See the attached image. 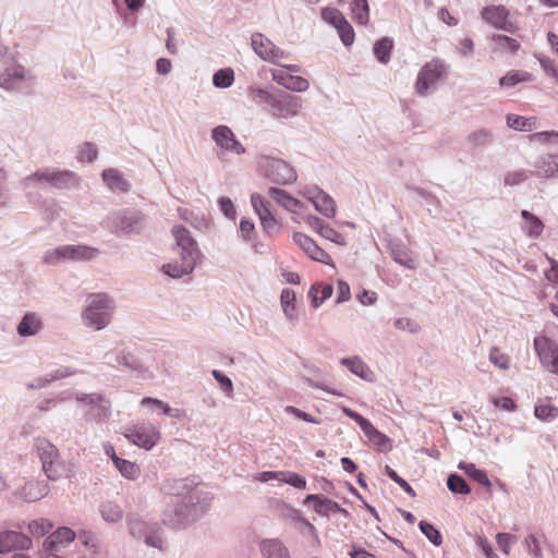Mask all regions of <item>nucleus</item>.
<instances>
[{"label": "nucleus", "instance_id": "62", "mask_svg": "<svg viewBox=\"0 0 558 558\" xmlns=\"http://www.w3.org/2000/svg\"><path fill=\"white\" fill-rule=\"evenodd\" d=\"M385 471H386V474L395 482L397 483L408 495H410L411 497H414L415 496V492L413 490V488L411 487V485L405 481L403 480L402 477H400L398 475V473L391 469L389 465H386L385 466Z\"/></svg>", "mask_w": 558, "mask_h": 558}, {"label": "nucleus", "instance_id": "56", "mask_svg": "<svg viewBox=\"0 0 558 558\" xmlns=\"http://www.w3.org/2000/svg\"><path fill=\"white\" fill-rule=\"evenodd\" d=\"M280 482L289 484L298 489L306 488L305 477L294 472L281 471Z\"/></svg>", "mask_w": 558, "mask_h": 558}, {"label": "nucleus", "instance_id": "49", "mask_svg": "<svg viewBox=\"0 0 558 558\" xmlns=\"http://www.w3.org/2000/svg\"><path fill=\"white\" fill-rule=\"evenodd\" d=\"M531 75L524 71H509L505 76L499 80L501 87H513L521 82L530 81Z\"/></svg>", "mask_w": 558, "mask_h": 558}, {"label": "nucleus", "instance_id": "27", "mask_svg": "<svg viewBox=\"0 0 558 558\" xmlns=\"http://www.w3.org/2000/svg\"><path fill=\"white\" fill-rule=\"evenodd\" d=\"M101 178L106 186L112 193H126L131 187L124 175L114 168L105 169L101 173Z\"/></svg>", "mask_w": 558, "mask_h": 558}, {"label": "nucleus", "instance_id": "39", "mask_svg": "<svg viewBox=\"0 0 558 558\" xmlns=\"http://www.w3.org/2000/svg\"><path fill=\"white\" fill-rule=\"evenodd\" d=\"M506 123L510 129H513L515 131L527 132V131H532V130L536 129L537 118H535V117L525 118L522 116H517V114L510 113V114H507V117H506Z\"/></svg>", "mask_w": 558, "mask_h": 558}, {"label": "nucleus", "instance_id": "16", "mask_svg": "<svg viewBox=\"0 0 558 558\" xmlns=\"http://www.w3.org/2000/svg\"><path fill=\"white\" fill-rule=\"evenodd\" d=\"M124 437L135 446L149 450L160 438V433L151 424H141L129 428Z\"/></svg>", "mask_w": 558, "mask_h": 558}, {"label": "nucleus", "instance_id": "36", "mask_svg": "<svg viewBox=\"0 0 558 558\" xmlns=\"http://www.w3.org/2000/svg\"><path fill=\"white\" fill-rule=\"evenodd\" d=\"M296 296L295 292L289 288H286L281 291L280 294V304L284 317L288 322L292 323L296 319V308H295Z\"/></svg>", "mask_w": 558, "mask_h": 558}, {"label": "nucleus", "instance_id": "59", "mask_svg": "<svg viewBox=\"0 0 558 558\" xmlns=\"http://www.w3.org/2000/svg\"><path fill=\"white\" fill-rule=\"evenodd\" d=\"M489 361L500 369L510 367V359L507 354L501 353L497 348H493L489 352Z\"/></svg>", "mask_w": 558, "mask_h": 558}, {"label": "nucleus", "instance_id": "22", "mask_svg": "<svg viewBox=\"0 0 558 558\" xmlns=\"http://www.w3.org/2000/svg\"><path fill=\"white\" fill-rule=\"evenodd\" d=\"M508 14L509 13L506 8L501 5L488 7L482 12V16L487 23L492 24L496 28L514 33L517 31V26L512 22L508 21Z\"/></svg>", "mask_w": 558, "mask_h": 558}, {"label": "nucleus", "instance_id": "28", "mask_svg": "<svg viewBox=\"0 0 558 558\" xmlns=\"http://www.w3.org/2000/svg\"><path fill=\"white\" fill-rule=\"evenodd\" d=\"M393 260L408 269L416 268V259L413 252L401 241H392L389 244Z\"/></svg>", "mask_w": 558, "mask_h": 558}, {"label": "nucleus", "instance_id": "13", "mask_svg": "<svg viewBox=\"0 0 558 558\" xmlns=\"http://www.w3.org/2000/svg\"><path fill=\"white\" fill-rule=\"evenodd\" d=\"M534 349L542 365L558 375V344L545 336L534 338Z\"/></svg>", "mask_w": 558, "mask_h": 558}, {"label": "nucleus", "instance_id": "18", "mask_svg": "<svg viewBox=\"0 0 558 558\" xmlns=\"http://www.w3.org/2000/svg\"><path fill=\"white\" fill-rule=\"evenodd\" d=\"M50 492V487L45 480L32 478L17 487L13 496L25 502H35L45 498Z\"/></svg>", "mask_w": 558, "mask_h": 558}, {"label": "nucleus", "instance_id": "40", "mask_svg": "<svg viewBox=\"0 0 558 558\" xmlns=\"http://www.w3.org/2000/svg\"><path fill=\"white\" fill-rule=\"evenodd\" d=\"M101 518L109 523L119 522L123 518L122 508L113 501H104L99 506Z\"/></svg>", "mask_w": 558, "mask_h": 558}, {"label": "nucleus", "instance_id": "9", "mask_svg": "<svg viewBox=\"0 0 558 558\" xmlns=\"http://www.w3.org/2000/svg\"><path fill=\"white\" fill-rule=\"evenodd\" d=\"M34 75L21 64H11L0 70V87L8 92L31 93Z\"/></svg>", "mask_w": 558, "mask_h": 558}, {"label": "nucleus", "instance_id": "30", "mask_svg": "<svg viewBox=\"0 0 558 558\" xmlns=\"http://www.w3.org/2000/svg\"><path fill=\"white\" fill-rule=\"evenodd\" d=\"M161 490L166 495L172 496V498H185L189 500L191 492L201 489L197 487L192 488L186 478H173L166 481L161 486Z\"/></svg>", "mask_w": 558, "mask_h": 558}, {"label": "nucleus", "instance_id": "44", "mask_svg": "<svg viewBox=\"0 0 558 558\" xmlns=\"http://www.w3.org/2000/svg\"><path fill=\"white\" fill-rule=\"evenodd\" d=\"M114 466L120 474L128 480L134 481L141 475V469L135 462L122 458H116Z\"/></svg>", "mask_w": 558, "mask_h": 558}, {"label": "nucleus", "instance_id": "52", "mask_svg": "<svg viewBox=\"0 0 558 558\" xmlns=\"http://www.w3.org/2000/svg\"><path fill=\"white\" fill-rule=\"evenodd\" d=\"M447 487L453 494L466 495L470 493V486L465 480L456 473L448 476Z\"/></svg>", "mask_w": 558, "mask_h": 558}, {"label": "nucleus", "instance_id": "25", "mask_svg": "<svg viewBox=\"0 0 558 558\" xmlns=\"http://www.w3.org/2000/svg\"><path fill=\"white\" fill-rule=\"evenodd\" d=\"M308 502L314 504L315 512L320 515L328 517L330 513H333V512H340L344 515L349 514V512L344 508H341L338 502L329 499L328 497H325L324 495H318V494L308 495L305 498L304 504H308Z\"/></svg>", "mask_w": 558, "mask_h": 558}, {"label": "nucleus", "instance_id": "7", "mask_svg": "<svg viewBox=\"0 0 558 558\" xmlns=\"http://www.w3.org/2000/svg\"><path fill=\"white\" fill-rule=\"evenodd\" d=\"M107 227L112 232L123 234H140L145 228L144 215L133 208H123L111 211L106 219Z\"/></svg>", "mask_w": 558, "mask_h": 558}, {"label": "nucleus", "instance_id": "15", "mask_svg": "<svg viewBox=\"0 0 558 558\" xmlns=\"http://www.w3.org/2000/svg\"><path fill=\"white\" fill-rule=\"evenodd\" d=\"M172 235L175 241V251L181 259H191L196 263L199 250L190 231L182 226H173Z\"/></svg>", "mask_w": 558, "mask_h": 558}, {"label": "nucleus", "instance_id": "23", "mask_svg": "<svg viewBox=\"0 0 558 558\" xmlns=\"http://www.w3.org/2000/svg\"><path fill=\"white\" fill-rule=\"evenodd\" d=\"M271 77L276 83L292 92L301 93L307 90L310 87V83L306 78L292 75L286 70H271Z\"/></svg>", "mask_w": 558, "mask_h": 558}, {"label": "nucleus", "instance_id": "34", "mask_svg": "<svg viewBox=\"0 0 558 558\" xmlns=\"http://www.w3.org/2000/svg\"><path fill=\"white\" fill-rule=\"evenodd\" d=\"M301 107L299 97L287 95L281 100L277 99L276 106L272 108L277 110L278 117L287 119L296 116Z\"/></svg>", "mask_w": 558, "mask_h": 558}, {"label": "nucleus", "instance_id": "33", "mask_svg": "<svg viewBox=\"0 0 558 558\" xmlns=\"http://www.w3.org/2000/svg\"><path fill=\"white\" fill-rule=\"evenodd\" d=\"M260 553L263 558H291L288 548L277 538L262 541Z\"/></svg>", "mask_w": 558, "mask_h": 558}, {"label": "nucleus", "instance_id": "5", "mask_svg": "<svg viewBox=\"0 0 558 558\" xmlns=\"http://www.w3.org/2000/svg\"><path fill=\"white\" fill-rule=\"evenodd\" d=\"M24 189L34 187L36 184H49L56 189H73L81 184V178L70 170H38L23 179Z\"/></svg>", "mask_w": 558, "mask_h": 558}, {"label": "nucleus", "instance_id": "64", "mask_svg": "<svg viewBox=\"0 0 558 558\" xmlns=\"http://www.w3.org/2000/svg\"><path fill=\"white\" fill-rule=\"evenodd\" d=\"M211 374L219 384L221 390L226 392L228 396H230L233 392L232 380L226 374L218 369H214Z\"/></svg>", "mask_w": 558, "mask_h": 558}, {"label": "nucleus", "instance_id": "51", "mask_svg": "<svg viewBox=\"0 0 558 558\" xmlns=\"http://www.w3.org/2000/svg\"><path fill=\"white\" fill-rule=\"evenodd\" d=\"M532 175L533 172L525 169L508 171L504 177V183L507 186H517L525 182Z\"/></svg>", "mask_w": 558, "mask_h": 558}, {"label": "nucleus", "instance_id": "14", "mask_svg": "<svg viewBox=\"0 0 558 558\" xmlns=\"http://www.w3.org/2000/svg\"><path fill=\"white\" fill-rule=\"evenodd\" d=\"M211 138L222 153H231L238 156L244 155L246 149L236 138L234 132L227 125H218L211 130Z\"/></svg>", "mask_w": 558, "mask_h": 558}, {"label": "nucleus", "instance_id": "24", "mask_svg": "<svg viewBox=\"0 0 558 558\" xmlns=\"http://www.w3.org/2000/svg\"><path fill=\"white\" fill-rule=\"evenodd\" d=\"M533 175L548 179L558 175V155L547 154L536 158L533 162Z\"/></svg>", "mask_w": 558, "mask_h": 558}, {"label": "nucleus", "instance_id": "1", "mask_svg": "<svg viewBox=\"0 0 558 558\" xmlns=\"http://www.w3.org/2000/svg\"><path fill=\"white\" fill-rule=\"evenodd\" d=\"M211 495L204 490H193L185 498H171L162 511V523L171 529H183L197 521L209 509Z\"/></svg>", "mask_w": 558, "mask_h": 558}, {"label": "nucleus", "instance_id": "43", "mask_svg": "<svg viewBox=\"0 0 558 558\" xmlns=\"http://www.w3.org/2000/svg\"><path fill=\"white\" fill-rule=\"evenodd\" d=\"M459 469L462 470L468 476L477 482L478 484L490 487L492 483L484 470L477 469L473 463L460 462Z\"/></svg>", "mask_w": 558, "mask_h": 558}, {"label": "nucleus", "instance_id": "2", "mask_svg": "<svg viewBox=\"0 0 558 558\" xmlns=\"http://www.w3.org/2000/svg\"><path fill=\"white\" fill-rule=\"evenodd\" d=\"M116 311L114 299L105 292L87 295L81 313L82 325L93 331L106 329L113 319Z\"/></svg>", "mask_w": 558, "mask_h": 558}, {"label": "nucleus", "instance_id": "8", "mask_svg": "<svg viewBox=\"0 0 558 558\" xmlns=\"http://www.w3.org/2000/svg\"><path fill=\"white\" fill-rule=\"evenodd\" d=\"M257 166L263 175L280 185L292 184L298 179L294 168L279 158L262 155L257 158Z\"/></svg>", "mask_w": 558, "mask_h": 558}, {"label": "nucleus", "instance_id": "38", "mask_svg": "<svg viewBox=\"0 0 558 558\" xmlns=\"http://www.w3.org/2000/svg\"><path fill=\"white\" fill-rule=\"evenodd\" d=\"M315 209L327 218H333L337 214V204L335 199L326 192L316 196L312 203Z\"/></svg>", "mask_w": 558, "mask_h": 558}, {"label": "nucleus", "instance_id": "17", "mask_svg": "<svg viewBox=\"0 0 558 558\" xmlns=\"http://www.w3.org/2000/svg\"><path fill=\"white\" fill-rule=\"evenodd\" d=\"M251 203L258 215L263 230L268 234L272 235L279 231V223L274 214L270 210V204L267 199L257 193L251 195Z\"/></svg>", "mask_w": 558, "mask_h": 558}, {"label": "nucleus", "instance_id": "31", "mask_svg": "<svg viewBox=\"0 0 558 558\" xmlns=\"http://www.w3.org/2000/svg\"><path fill=\"white\" fill-rule=\"evenodd\" d=\"M269 196L284 209L290 213L296 214L299 210L305 208L304 203L290 195L287 191L279 187H270Z\"/></svg>", "mask_w": 558, "mask_h": 558}, {"label": "nucleus", "instance_id": "63", "mask_svg": "<svg viewBox=\"0 0 558 558\" xmlns=\"http://www.w3.org/2000/svg\"><path fill=\"white\" fill-rule=\"evenodd\" d=\"M496 542L500 550L508 556L511 545L517 542V537L509 533H498L496 535Z\"/></svg>", "mask_w": 558, "mask_h": 558}, {"label": "nucleus", "instance_id": "53", "mask_svg": "<svg viewBox=\"0 0 558 558\" xmlns=\"http://www.w3.org/2000/svg\"><path fill=\"white\" fill-rule=\"evenodd\" d=\"M98 157V150L95 144L86 142L82 144L77 149V160L78 161H86V162H94Z\"/></svg>", "mask_w": 558, "mask_h": 558}, {"label": "nucleus", "instance_id": "46", "mask_svg": "<svg viewBox=\"0 0 558 558\" xmlns=\"http://www.w3.org/2000/svg\"><path fill=\"white\" fill-rule=\"evenodd\" d=\"M234 82V72L231 68L220 69L213 75V84L217 88H228Z\"/></svg>", "mask_w": 558, "mask_h": 558}, {"label": "nucleus", "instance_id": "35", "mask_svg": "<svg viewBox=\"0 0 558 558\" xmlns=\"http://www.w3.org/2000/svg\"><path fill=\"white\" fill-rule=\"evenodd\" d=\"M196 266L195 262L191 259H181L180 264L169 263L162 266V271L174 279L182 278L185 275L191 274Z\"/></svg>", "mask_w": 558, "mask_h": 558}, {"label": "nucleus", "instance_id": "21", "mask_svg": "<svg viewBox=\"0 0 558 558\" xmlns=\"http://www.w3.org/2000/svg\"><path fill=\"white\" fill-rule=\"evenodd\" d=\"M32 544V539L21 532L3 531L0 533V554L29 549Z\"/></svg>", "mask_w": 558, "mask_h": 558}, {"label": "nucleus", "instance_id": "50", "mask_svg": "<svg viewBox=\"0 0 558 558\" xmlns=\"http://www.w3.org/2000/svg\"><path fill=\"white\" fill-rule=\"evenodd\" d=\"M53 527V523L45 518L33 520L28 523V532L35 537H41Z\"/></svg>", "mask_w": 558, "mask_h": 558}, {"label": "nucleus", "instance_id": "48", "mask_svg": "<svg viewBox=\"0 0 558 558\" xmlns=\"http://www.w3.org/2000/svg\"><path fill=\"white\" fill-rule=\"evenodd\" d=\"M352 14L359 24L366 25L369 21V7L367 0H354L352 4Z\"/></svg>", "mask_w": 558, "mask_h": 558}, {"label": "nucleus", "instance_id": "12", "mask_svg": "<svg viewBox=\"0 0 558 558\" xmlns=\"http://www.w3.org/2000/svg\"><path fill=\"white\" fill-rule=\"evenodd\" d=\"M342 411L361 427L367 439L380 451L390 449V439L379 432L367 418L347 407L342 408Z\"/></svg>", "mask_w": 558, "mask_h": 558}, {"label": "nucleus", "instance_id": "26", "mask_svg": "<svg viewBox=\"0 0 558 558\" xmlns=\"http://www.w3.org/2000/svg\"><path fill=\"white\" fill-rule=\"evenodd\" d=\"M44 329L41 317L37 313H26L16 326L20 337H35Z\"/></svg>", "mask_w": 558, "mask_h": 558}, {"label": "nucleus", "instance_id": "61", "mask_svg": "<svg viewBox=\"0 0 558 558\" xmlns=\"http://www.w3.org/2000/svg\"><path fill=\"white\" fill-rule=\"evenodd\" d=\"M319 235H322L323 238H325L338 245L347 244L344 236L328 223L325 225V227L320 231Z\"/></svg>", "mask_w": 558, "mask_h": 558}, {"label": "nucleus", "instance_id": "4", "mask_svg": "<svg viewBox=\"0 0 558 558\" xmlns=\"http://www.w3.org/2000/svg\"><path fill=\"white\" fill-rule=\"evenodd\" d=\"M99 255V250L86 244H64L49 248L43 254V263L51 266L65 262H89Z\"/></svg>", "mask_w": 558, "mask_h": 558}, {"label": "nucleus", "instance_id": "60", "mask_svg": "<svg viewBox=\"0 0 558 558\" xmlns=\"http://www.w3.org/2000/svg\"><path fill=\"white\" fill-rule=\"evenodd\" d=\"M324 21L331 24L335 28L338 27L345 19L342 13L333 8H326L322 12Z\"/></svg>", "mask_w": 558, "mask_h": 558}, {"label": "nucleus", "instance_id": "41", "mask_svg": "<svg viewBox=\"0 0 558 558\" xmlns=\"http://www.w3.org/2000/svg\"><path fill=\"white\" fill-rule=\"evenodd\" d=\"M393 49V41L388 37H384L377 40L374 44L373 52L376 59L383 63L387 64L390 61L391 51Z\"/></svg>", "mask_w": 558, "mask_h": 558}, {"label": "nucleus", "instance_id": "58", "mask_svg": "<svg viewBox=\"0 0 558 558\" xmlns=\"http://www.w3.org/2000/svg\"><path fill=\"white\" fill-rule=\"evenodd\" d=\"M336 29L344 46H351L353 44L354 31L347 20H344L340 25H338Z\"/></svg>", "mask_w": 558, "mask_h": 558}, {"label": "nucleus", "instance_id": "55", "mask_svg": "<svg viewBox=\"0 0 558 558\" xmlns=\"http://www.w3.org/2000/svg\"><path fill=\"white\" fill-rule=\"evenodd\" d=\"M421 532L426 536V538L434 544L435 546H440L442 543V537L440 532L430 523L426 521H421L418 524Z\"/></svg>", "mask_w": 558, "mask_h": 558}, {"label": "nucleus", "instance_id": "20", "mask_svg": "<svg viewBox=\"0 0 558 558\" xmlns=\"http://www.w3.org/2000/svg\"><path fill=\"white\" fill-rule=\"evenodd\" d=\"M293 242L298 244L305 254L312 258L313 260L330 265L331 264V257L327 252H325L322 247H319L316 242L310 238L308 235L295 232L292 236Z\"/></svg>", "mask_w": 558, "mask_h": 558}, {"label": "nucleus", "instance_id": "19", "mask_svg": "<svg viewBox=\"0 0 558 558\" xmlns=\"http://www.w3.org/2000/svg\"><path fill=\"white\" fill-rule=\"evenodd\" d=\"M74 539L75 532L68 526H61L46 537L43 547L46 553H59L66 548Z\"/></svg>", "mask_w": 558, "mask_h": 558}, {"label": "nucleus", "instance_id": "32", "mask_svg": "<svg viewBox=\"0 0 558 558\" xmlns=\"http://www.w3.org/2000/svg\"><path fill=\"white\" fill-rule=\"evenodd\" d=\"M341 364L353 375L366 381H373L374 373L360 356L344 357L341 360Z\"/></svg>", "mask_w": 558, "mask_h": 558}, {"label": "nucleus", "instance_id": "37", "mask_svg": "<svg viewBox=\"0 0 558 558\" xmlns=\"http://www.w3.org/2000/svg\"><path fill=\"white\" fill-rule=\"evenodd\" d=\"M521 216L524 220L522 225L523 231L532 239L538 238L544 229L542 220L527 210H522Z\"/></svg>", "mask_w": 558, "mask_h": 558}, {"label": "nucleus", "instance_id": "54", "mask_svg": "<svg viewBox=\"0 0 558 558\" xmlns=\"http://www.w3.org/2000/svg\"><path fill=\"white\" fill-rule=\"evenodd\" d=\"M492 40L496 43L498 48L508 50L511 53H515L520 49L519 41L517 39L511 38L506 35H501V34L493 35Z\"/></svg>", "mask_w": 558, "mask_h": 558}, {"label": "nucleus", "instance_id": "29", "mask_svg": "<svg viewBox=\"0 0 558 558\" xmlns=\"http://www.w3.org/2000/svg\"><path fill=\"white\" fill-rule=\"evenodd\" d=\"M104 359L108 365L113 367L119 365L131 371H136L140 367L136 359L126 350L107 351L104 354Z\"/></svg>", "mask_w": 558, "mask_h": 558}, {"label": "nucleus", "instance_id": "11", "mask_svg": "<svg viewBox=\"0 0 558 558\" xmlns=\"http://www.w3.org/2000/svg\"><path fill=\"white\" fill-rule=\"evenodd\" d=\"M254 52L264 61L280 65V60L288 58V52L275 45L262 33H254L251 37Z\"/></svg>", "mask_w": 558, "mask_h": 558}, {"label": "nucleus", "instance_id": "3", "mask_svg": "<svg viewBox=\"0 0 558 558\" xmlns=\"http://www.w3.org/2000/svg\"><path fill=\"white\" fill-rule=\"evenodd\" d=\"M36 451L43 472L49 481L56 482L72 475V464L61 459L59 449L52 442L46 439L37 440Z\"/></svg>", "mask_w": 558, "mask_h": 558}, {"label": "nucleus", "instance_id": "45", "mask_svg": "<svg viewBox=\"0 0 558 558\" xmlns=\"http://www.w3.org/2000/svg\"><path fill=\"white\" fill-rule=\"evenodd\" d=\"M128 526L131 535L136 538H143L145 534L150 532L153 525H149L137 515H129Z\"/></svg>", "mask_w": 558, "mask_h": 558}, {"label": "nucleus", "instance_id": "10", "mask_svg": "<svg viewBox=\"0 0 558 558\" xmlns=\"http://www.w3.org/2000/svg\"><path fill=\"white\" fill-rule=\"evenodd\" d=\"M74 399L88 408L87 413L96 422H104L111 416V402L101 393L76 391Z\"/></svg>", "mask_w": 558, "mask_h": 558}, {"label": "nucleus", "instance_id": "57", "mask_svg": "<svg viewBox=\"0 0 558 558\" xmlns=\"http://www.w3.org/2000/svg\"><path fill=\"white\" fill-rule=\"evenodd\" d=\"M522 545L533 558H544L539 542L534 534H529L523 539Z\"/></svg>", "mask_w": 558, "mask_h": 558}, {"label": "nucleus", "instance_id": "42", "mask_svg": "<svg viewBox=\"0 0 558 558\" xmlns=\"http://www.w3.org/2000/svg\"><path fill=\"white\" fill-rule=\"evenodd\" d=\"M38 208L47 226H50L60 216L61 208L52 198L44 199Z\"/></svg>", "mask_w": 558, "mask_h": 558}, {"label": "nucleus", "instance_id": "47", "mask_svg": "<svg viewBox=\"0 0 558 558\" xmlns=\"http://www.w3.org/2000/svg\"><path fill=\"white\" fill-rule=\"evenodd\" d=\"M534 415L542 422H551L558 417V408L549 403H538L535 405Z\"/></svg>", "mask_w": 558, "mask_h": 558}, {"label": "nucleus", "instance_id": "6", "mask_svg": "<svg viewBox=\"0 0 558 558\" xmlns=\"http://www.w3.org/2000/svg\"><path fill=\"white\" fill-rule=\"evenodd\" d=\"M448 76V65L441 59L425 63L417 73L414 90L420 97H427Z\"/></svg>", "mask_w": 558, "mask_h": 558}]
</instances>
